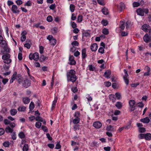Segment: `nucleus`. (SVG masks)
<instances>
[{"label":"nucleus","mask_w":151,"mask_h":151,"mask_svg":"<svg viewBox=\"0 0 151 151\" xmlns=\"http://www.w3.org/2000/svg\"><path fill=\"white\" fill-rule=\"evenodd\" d=\"M16 2L18 5H20L22 4V1L21 0H17L16 1Z\"/></svg>","instance_id":"obj_62"},{"label":"nucleus","mask_w":151,"mask_h":151,"mask_svg":"<svg viewBox=\"0 0 151 151\" xmlns=\"http://www.w3.org/2000/svg\"><path fill=\"white\" fill-rule=\"evenodd\" d=\"M50 45H54L56 43V40L54 38L50 41Z\"/></svg>","instance_id":"obj_37"},{"label":"nucleus","mask_w":151,"mask_h":151,"mask_svg":"<svg viewBox=\"0 0 151 151\" xmlns=\"http://www.w3.org/2000/svg\"><path fill=\"white\" fill-rule=\"evenodd\" d=\"M57 29L55 27H54L52 29L51 32L52 33L55 34L57 32Z\"/></svg>","instance_id":"obj_61"},{"label":"nucleus","mask_w":151,"mask_h":151,"mask_svg":"<svg viewBox=\"0 0 151 151\" xmlns=\"http://www.w3.org/2000/svg\"><path fill=\"white\" fill-rule=\"evenodd\" d=\"M71 45L73 46H78L79 45V43L78 42L75 40L72 43Z\"/></svg>","instance_id":"obj_47"},{"label":"nucleus","mask_w":151,"mask_h":151,"mask_svg":"<svg viewBox=\"0 0 151 151\" xmlns=\"http://www.w3.org/2000/svg\"><path fill=\"white\" fill-rule=\"evenodd\" d=\"M26 34V32L25 31L22 32L21 34L22 36L21 37V40L22 42L24 41L26 39V36L25 35Z\"/></svg>","instance_id":"obj_16"},{"label":"nucleus","mask_w":151,"mask_h":151,"mask_svg":"<svg viewBox=\"0 0 151 151\" xmlns=\"http://www.w3.org/2000/svg\"><path fill=\"white\" fill-rule=\"evenodd\" d=\"M118 8H120V11H122L123 9L125 8V5L123 3H121L119 6H118Z\"/></svg>","instance_id":"obj_26"},{"label":"nucleus","mask_w":151,"mask_h":151,"mask_svg":"<svg viewBox=\"0 0 151 151\" xmlns=\"http://www.w3.org/2000/svg\"><path fill=\"white\" fill-rule=\"evenodd\" d=\"M35 120L36 121H39L41 122H42L43 119L39 115L35 118Z\"/></svg>","instance_id":"obj_48"},{"label":"nucleus","mask_w":151,"mask_h":151,"mask_svg":"<svg viewBox=\"0 0 151 151\" xmlns=\"http://www.w3.org/2000/svg\"><path fill=\"white\" fill-rule=\"evenodd\" d=\"M106 130L108 131H113L114 130V127L111 125H109L106 128Z\"/></svg>","instance_id":"obj_35"},{"label":"nucleus","mask_w":151,"mask_h":151,"mask_svg":"<svg viewBox=\"0 0 151 151\" xmlns=\"http://www.w3.org/2000/svg\"><path fill=\"white\" fill-rule=\"evenodd\" d=\"M70 10L71 12H73L75 9V6L74 5L71 4L70 6Z\"/></svg>","instance_id":"obj_43"},{"label":"nucleus","mask_w":151,"mask_h":151,"mask_svg":"<svg viewBox=\"0 0 151 151\" xmlns=\"http://www.w3.org/2000/svg\"><path fill=\"white\" fill-rule=\"evenodd\" d=\"M98 46L97 45L94 43L92 44L91 46V49L92 51H96L98 49Z\"/></svg>","instance_id":"obj_11"},{"label":"nucleus","mask_w":151,"mask_h":151,"mask_svg":"<svg viewBox=\"0 0 151 151\" xmlns=\"http://www.w3.org/2000/svg\"><path fill=\"white\" fill-rule=\"evenodd\" d=\"M86 49H82V55L83 58H86Z\"/></svg>","instance_id":"obj_32"},{"label":"nucleus","mask_w":151,"mask_h":151,"mask_svg":"<svg viewBox=\"0 0 151 151\" xmlns=\"http://www.w3.org/2000/svg\"><path fill=\"white\" fill-rule=\"evenodd\" d=\"M129 110L131 111H132L134 110L135 109V106H134L135 102L133 100H130L129 101Z\"/></svg>","instance_id":"obj_4"},{"label":"nucleus","mask_w":151,"mask_h":151,"mask_svg":"<svg viewBox=\"0 0 151 151\" xmlns=\"http://www.w3.org/2000/svg\"><path fill=\"white\" fill-rule=\"evenodd\" d=\"M41 125L42 123L39 122H37L35 124V126L37 128H40L41 127Z\"/></svg>","instance_id":"obj_38"},{"label":"nucleus","mask_w":151,"mask_h":151,"mask_svg":"<svg viewBox=\"0 0 151 151\" xmlns=\"http://www.w3.org/2000/svg\"><path fill=\"white\" fill-rule=\"evenodd\" d=\"M120 111L118 110H115L114 111V114L115 115H119L120 113Z\"/></svg>","instance_id":"obj_64"},{"label":"nucleus","mask_w":151,"mask_h":151,"mask_svg":"<svg viewBox=\"0 0 151 151\" xmlns=\"http://www.w3.org/2000/svg\"><path fill=\"white\" fill-rule=\"evenodd\" d=\"M10 113L11 115L12 116H14L17 113V111L15 109H12L10 111Z\"/></svg>","instance_id":"obj_21"},{"label":"nucleus","mask_w":151,"mask_h":151,"mask_svg":"<svg viewBox=\"0 0 151 151\" xmlns=\"http://www.w3.org/2000/svg\"><path fill=\"white\" fill-rule=\"evenodd\" d=\"M26 109V107L23 106L19 107L17 110L19 111H24Z\"/></svg>","instance_id":"obj_24"},{"label":"nucleus","mask_w":151,"mask_h":151,"mask_svg":"<svg viewBox=\"0 0 151 151\" xmlns=\"http://www.w3.org/2000/svg\"><path fill=\"white\" fill-rule=\"evenodd\" d=\"M138 1H135L133 3L132 6L134 7H137L140 5H143L144 4V2L142 0H138Z\"/></svg>","instance_id":"obj_5"},{"label":"nucleus","mask_w":151,"mask_h":151,"mask_svg":"<svg viewBox=\"0 0 151 151\" xmlns=\"http://www.w3.org/2000/svg\"><path fill=\"white\" fill-rule=\"evenodd\" d=\"M102 32L103 34L105 35H107L109 33L108 29L106 28H104L103 29Z\"/></svg>","instance_id":"obj_36"},{"label":"nucleus","mask_w":151,"mask_h":151,"mask_svg":"<svg viewBox=\"0 0 151 151\" xmlns=\"http://www.w3.org/2000/svg\"><path fill=\"white\" fill-rule=\"evenodd\" d=\"M75 74V71L73 70H70L67 73L68 81H70L73 83L75 82L77 79Z\"/></svg>","instance_id":"obj_1"},{"label":"nucleus","mask_w":151,"mask_h":151,"mask_svg":"<svg viewBox=\"0 0 151 151\" xmlns=\"http://www.w3.org/2000/svg\"><path fill=\"white\" fill-rule=\"evenodd\" d=\"M102 125L101 123L99 121L93 123V126L96 128H100Z\"/></svg>","instance_id":"obj_9"},{"label":"nucleus","mask_w":151,"mask_h":151,"mask_svg":"<svg viewBox=\"0 0 151 151\" xmlns=\"http://www.w3.org/2000/svg\"><path fill=\"white\" fill-rule=\"evenodd\" d=\"M86 98L88 101H91L92 99V97L88 94L86 95Z\"/></svg>","instance_id":"obj_53"},{"label":"nucleus","mask_w":151,"mask_h":151,"mask_svg":"<svg viewBox=\"0 0 151 151\" xmlns=\"http://www.w3.org/2000/svg\"><path fill=\"white\" fill-rule=\"evenodd\" d=\"M23 86L25 88H27L30 85V81L28 79H26L24 80L22 83Z\"/></svg>","instance_id":"obj_6"},{"label":"nucleus","mask_w":151,"mask_h":151,"mask_svg":"<svg viewBox=\"0 0 151 151\" xmlns=\"http://www.w3.org/2000/svg\"><path fill=\"white\" fill-rule=\"evenodd\" d=\"M28 150V145L27 144H25L24 145L23 148V151H27Z\"/></svg>","instance_id":"obj_39"},{"label":"nucleus","mask_w":151,"mask_h":151,"mask_svg":"<svg viewBox=\"0 0 151 151\" xmlns=\"http://www.w3.org/2000/svg\"><path fill=\"white\" fill-rule=\"evenodd\" d=\"M115 96H116V98L117 100H120L122 98V96L120 93H116L115 94Z\"/></svg>","instance_id":"obj_28"},{"label":"nucleus","mask_w":151,"mask_h":151,"mask_svg":"<svg viewBox=\"0 0 151 151\" xmlns=\"http://www.w3.org/2000/svg\"><path fill=\"white\" fill-rule=\"evenodd\" d=\"M111 71L109 70H107L104 73V76L107 78H109L110 77V75H111Z\"/></svg>","instance_id":"obj_13"},{"label":"nucleus","mask_w":151,"mask_h":151,"mask_svg":"<svg viewBox=\"0 0 151 151\" xmlns=\"http://www.w3.org/2000/svg\"><path fill=\"white\" fill-rule=\"evenodd\" d=\"M47 20L49 22H51L52 20V18L50 16H48L47 18Z\"/></svg>","instance_id":"obj_52"},{"label":"nucleus","mask_w":151,"mask_h":151,"mask_svg":"<svg viewBox=\"0 0 151 151\" xmlns=\"http://www.w3.org/2000/svg\"><path fill=\"white\" fill-rule=\"evenodd\" d=\"M104 47H100L98 50V52L101 54L104 53Z\"/></svg>","instance_id":"obj_41"},{"label":"nucleus","mask_w":151,"mask_h":151,"mask_svg":"<svg viewBox=\"0 0 151 151\" xmlns=\"http://www.w3.org/2000/svg\"><path fill=\"white\" fill-rule=\"evenodd\" d=\"M115 106L118 109H119L122 108V104L120 102L118 101L116 103Z\"/></svg>","instance_id":"obj_22"},{"label":"nucleus","mask_w":151,"mask_h":151,"mask_svg":"<svg viewBox=\"0 0 151 151\" xmlns=\"http://www.w3.org/2000/svg\"><path fill=\"white\" fill-rule=\"evenodd\" d=\"M5 131L7 133H12L13 131V129L11 128L9 126L7 127L5 129Z\"/></svg>","instance_id":"obj_25"},{"label":"nucleus","mask_w":151,"mask_h":151,"mask_svg":"<svg viewBox=\"0 0 151 151\" xmlns=\"http://www.w3.org/2000/svg\"><path fill=\"white\" fill-rule=\"evenodd\" d=\"M145 139L147 140H150L151 139V134L147 133L145 134Z\"/></svg>","instance_id":"obj_27"},{"label":"nucleus","mask_w":151,"mask_h":151,"mask_svg":"<svg viewBox=\"0 0 151 151\" xmlns=\"http://www.w3.org/2000/svg\"><path fill=\"white\" fill-rule=\"evenodd\" d=\"M55 7V4H52L49 6V8L50 9L53 10Z\"/></svg>","instance_id":"obj_63"},{"label":"nucleus","mask_w":151,"mask_h":151,"mask_svg":"<svg viewBox=\"0 0 151 151\" xmlns=\"http://www.w3.org/2000/svg\"><path fill=\"white\" fill-rule=\"evenodd\" d=\"M16 79L17 80L18 83L19 84H22L24 81H23L21 75H20L17 76Z\"/></svg>","instance_id":"obj_17"},{"label":"nucleus","mask_w":151,"mask_h":151,"mask_svg":"<svg viewBox=\"0 0 151 151\" xmlns=\"http://www.w3.org/2000/svg\"><path fill=\"white\" fill-rule=\"evenodd\" d=\"M140 121L144 123H147L150 122V120L148 117H146L144 118L141 119L140 120Z\"/></svg>","instance_id":"obj_19"},{"label":"nucleus","mask_w":151,"mask_h":151,"mask_svg":"<svg viewBox=\"0 0 151 151\" xmlns=\"http://www.w3.org/2000/svg\"><path fill=\"white\" fill-rule=\"evenodd\" d=\"M138 137L140 139L145 138V134H140L138 136Z\"/></svg>","instance_id":"obj_56"},{"label":"nucleus","mask_w":151,"mask_h":151,"mask_svg":"<svg viewBox=\"0 0 151 151\" xmlns=\"http://www.w3.org/2000/svg\"><path fill=\"white\" fill-rule=\"evenodd\" d=\"M109 98L110 100L111 101L113 102L115 101L116 98L114 95L111 94L109 96Z\"/></svg>","instance_id":"obj_23"},{"label":"nucleus","mask_w":151,"mask_h":151,"mask_svg":"<svg viewBox=\"0 0 151 151\" xmlns=\"http://www.w3.org/2000/svg\"><path fill=\"white\" fill-rule=\"evenodd\" d=\"M34 104L33 102H31L29 104V109L30 110L32 111V110L34 108Z\"/></svg>","instance_id":"obj_33"},{"label":"nucleus","mask_w":151,"mask_h":151,"mask_svg":"<svg viewBox=\"0 0 151 151\" xmlns=\"http://www.w3.org/2000/svg\"><path fill=\"white\" fill-rule=\"evenodd\" d=\"M10 57V55L9 54L4 55L2 56V58L4 60V62L5 63L9 64L11 62V60L9 58Z\"/></svg>","instance_id":"obj_3"},{"label":"nucleus","mask_w":151,"mask_h":151,"mask_svg":"<svg viewBox=\"0 0 151 151\" xmlns=\"http://www.w3.org/2000/svg\"><path fill=\"white\" fill-rule=\"evenodd\" d=\"M17 73L14 72V73L13 74L11 79L10 82L11 83H12L14 81L16 78H17Z\"/></svg>","instance_id":"obj_20"},{"label":"nucleus","mask_w":151,"mask_h":151,"mask_svg":"<svg viewBox=\"0 0 151 151\" xmlns=\"http://www.w3.org/2000/svg\"><path fill=\"white\" fill-rule=\"evenodd\" d=\"M69 63L71 65H74L76 64V62L74 60V57L73 55L69 56Z\"/></svg>","instance_id":"obj_8"},{"label":"nucleus","mask_w":151,"mask_h":151,"mask_svg":"<svg viewBox=\"0 0 151 151\" xmlns=\"http://www.w3.org/2000/svg\"><path fill=\"white\" fill-rule=\"evenodd\" d=\"M125 23L123 22H120V28L122 30L124 29L125 28Z\"/></svg>","instance_id":"obj_34"},{"label":"nucleus","mask_w":151,"mask_h":151,"mask_svg":"<svg viewBox=\"0 0 151 151\" xmlns=\"http://www.w3.org/2000/svg\"><path fill=\"white\" fill-rule=\"evenodd\" d=\"M88 69L91 71H94L95 70V68L92 65H89L88 67Z\"/></svg>","instance_id":"obj_42"},{"label":"nucleus","mask_w":151,"mask_h":151,"mask_svg":"<svg viewBox=\"0 0 151 151\" xmlns=\"http://www.w3.org/2000/svg\"><path fill=\"white\" fill-rule=\"evenodd\" d=\"M131 23L130 22L128 21L127 22L126 24V29H128L130 27Z\"/></svg>","instance_id":"obj_57"},{"label":"nucleus","mask_w":151,"mask_h":151,"mask_svg":"<svg viewBox=\"0 0 151 151\" xmlns=\"http://www.w3.org/2000/svg\"><path fill=\"white\" fill-rule=\"evenodd\" d=\"M58 98L57 97H55L54 99V100L53 101L52 105V110L55 107L56 103H57Z\"/></svg>","instance_id":"obj_18"},{"label":"nucleus","mask_w":151,"mask_h":151,"mask_svg":"<svg viewBox=\"0 0 151 151\" xmlns=\"http://www.w3.org/2000/svg\"><path fill=\"white\" fill-rule=\"evenodd\" d=\"M143 40L146 43H148L151 40V36L150 37L148 34H146L143 37Z\"/></svg>","instance_id":"obj_7"},{"label":"nucleus","mask_w":151,"mask_h":151,"mask_svg":"<svg viewBox=\"0 0 151 151\" xmlns=\"http://www.w3.org/2000/svg\"><path fill=\"white\" fill-rule=\"evenodd\" d=\"M80 121L79 118H75L73 121V122L74 124H77Z\"/></svg>","instance_id":"obj_29"},{"label":"nucleus","mask_w":151,"mask_h":151,"mask_svg":"<svg viewBox=\"0 0 151 151\" xmlns=\"http://www.w3.org/2000/svg\"><path fill=\"white\" fill-rule=\"evenodd\" d=\"M61 146L60 144V142H57V143L56 145L55 149H58L60 148Z\"/></svg>","instance_id":"obj_51"},{"label":"nucleus","mask_w":151,"mask_h":151,"mask_svg":"<svg viewBox=\"0 0 151 151\" xmlns=\"http://www.w3.org/2000/svg\"><path fill=\"white\" fill-rule=\"evenodd\" d=\"M4 122L5 125H8L10 124V121L7 119L4 120Z\"/></svg>","instance_id":"obj_59"},{"label":"nucleus","mask_w":151,"mask_h":151,"mask_svg":"<svg viewBox=\"0 0 151 151\" xmlns=\"http://www.w3.org/2000/svg\"><path fill=\"white\" fill-rule=\"evenodd\" d=\"M11 9L12 12L14 13H18L19 12L17 6L16 5H12V7Z\"/></svg>","instance_id":"obj_10"},{"label":"nucleus","mask_w":151,"mask_h":151,"mask_svg":"<svg viewBox=\"0 0 151 151\" xmlns=\"http://www.w3.org/2000/svg\"><path fill=\"white\" fill-rule=\"evenodd\" d=\"M104 85L106 87H109L111 85V83L109 81L106 82L104 83Z\"/></svg>","instance_id":"obj_58"},{"label":"nucleus","mask_w":151,"mask_h":151,"mask_svg":"<svg viewBox=\"0 0 151 151\" xmlns=\"http://www.w3.org/2000/svg\"><path fill=\"white\" fill-rule=\"evenodd\" d=\"M18 136L19 138L21 139L25 137V135L23 132H20L18 134Z\"/></svg>","instance_id":"obj_40"},{"label":"nucleus","mask_w":151,"mask_h":151,"mask_svg":"<svg viewBox=\"0 0 151 151\" xmlns=\"http://www.w3.org/2000/svg\"><path fill=\"white\" fill-rule=\"evenodd\" d=\"M139 131L140 132L143 133L145 131V129L144 127H140L139 128Z\"/></svg>","instance_id":"obj_55"},{"label":"nucleus","mask_w":151,"mask_h":151,"mask_svg":"<svg viewBox=\"0 0 151 151\" xmlns=\"http://www.w3.org/2000/svg\"><path fill=\"white\" fill-rule=\"evenodd\" d=\"M102 12L104 15H107L108 14V10L106 8H104L102 9Z\"/></svg>","instance_id":"obj_31"},{"label":"nucleus","mask_w":151,"mask_h":151,"mask_svg":"<svg viewBox=\"0 0 151 151\" xmlns=\"http://www.w3.org/2000/svg\"><path fill=\"white\" fill-rule=\"evenodd\" d=\"M99 4L102 5H104L105 4V2L104 0H97Z\"/></svg>","instance_id":"obj_49"},{"label":"nucleus","mask_w":151,"mask_h":151,"mask_svg":"<svg viewBox=\"0 0 151 151\" xmlns=\"http://www.w3.org/2000/svg\"><path fill=\"white\" fill-rule=\"evenodd\" d=\"M101 23L103 25H104V26H106L108 24V22L106 20L104 19L102 20L101 21Z\"/></svg>","instance_id":"obj_46"},{"label":"nucleus","mask_w":151,"mask_h":151,"mask_svg":"<svg viewBox=\"0 0 151 151\" xmlns=\"http://www.w3.org/2000/svg\"><path fill=\"white\" fill-rule=\"evenodd\" d=\"M10 145V143L9 142L6 141L3 143V146L5 147H8Z\"/></svg>","instance_id":"obj_45"},{"label":"nucleus","mask_w":151,"mask_h":151,"mask_svg":"<svg viewBox=\"0 0 151 151\" xmlns=\"http://www.w3.org/2000/svg\"><path fill=\"white\" fill-rule=\"evenodd\" d=\"M74 116L75 118H79L80 116V113L77 111L75 113Z\"/></svg>","instance_id":"obj_54"},{"label":"nucleus","mask_w":151,"mask_h":151,"mask_svg":"<svg viewBox=\"0 0 151 151\" xmlns=\"http://www.w3.org/2000/svg\"><path fill=\"white\" fill-rule=\"evenodd\" d=\"M29 57L30 60L33 59L34 60L37 61L39 58V55L37 52H35L33 54L30 53L29 55Z\"/></svg>","instance_id":"obj_2"},{"label":"nucleus","mask_w":151,"mask_h":151,"mask_svg":"<svg viewBox=\"0 0 151 151\" xmlns=\"http://www.w3.org/2000/svg\"><path fill=\"white\" fill-rule=\"evenodd\" d=\"M22 100L23 102L25 104H28L30 101V99L27 97H23Z\"/></svg>","instance_id":"obj_15"},{"label":"nucleus","mask_w":151,"mask_h":151,"mask_svg":"<svg viewBox=\"0 0 151 151\" xmlns=\"http://www.w3.org/2000/svg\"><path fill=\"white\" fill-rule=\"evenodd\" d=\"M137 14L141 16H143L144 14V13L143 10L141 8H139L137 10Z\"/></svg>","instance_id":"obj_14"},{"label":"nucleus","mask_w":151,"mask_h":151,"mask_svg":"<svg viewBox=\"0 0 151 151\" xmlns=\"http://www.w3.org/2000/svg\"><path fill=\"white\" fill-rule=\"evenodd\" d=\"M39 51L40 54H42L43 53L44 48L42 46H40L39 47Z\"/></svg>","instance_id":"obj_60"},{"label":"nucleus","mask_w":151,"mask_h":151,"mask_svg":"<svg viewBox=\"0 0 151 151\" xmlns=\"http://www.w3.org/2000/svg\"><path fill=\"white\" fill-rule=\"evenodd\" d=\"M0 44L4 45H5L6 44L5 41L3 40L2 37L1 35H0Z\"/></svg>","instance_id":"obj_30"},{"label":"nucleus","mask_w":151,"mask_h":151,"mask_svg":"<svg viewBox=\"0 0 151 151\" xmlns=\"http://www.w3.org/2000/svg\"><path fill=\"white\" fill-rule=\"evenodd\" d=\"M83 17L81 15H79L78 17L77 21L79 23L81 22L82 21Z\"/></svg>","instance_id":"obj_44"},{"label":"nucleus","mask_w":151,"mask_h":151,"mask_svg":"<svg viewBox=\"0 0 151 151\" xmlns=\"http://www.w3.org/2000/svg\"><path fill=\"white\" fill-rule=\"evenodd\" d=\"M150 27L149 25L147 24H144L142 27V29L144 31L147 32L148 29L150 28Z\"/></svg>","instance_id":"obj_12"},{"label":"nucleus","mask_w":151,"mask_h":151,"mask_svg":"<svg viewBox=\"0 0 151 151\" xmlns=\"http://www.w3.org/2000/svg\"><path fill=\"white\" fill-rule=\"evenodd\" d=\"M70 24L73 28H75L77 27V24L74 22H71Z\"/></svg>","instance_id":"obj_50"}]
</instances>
